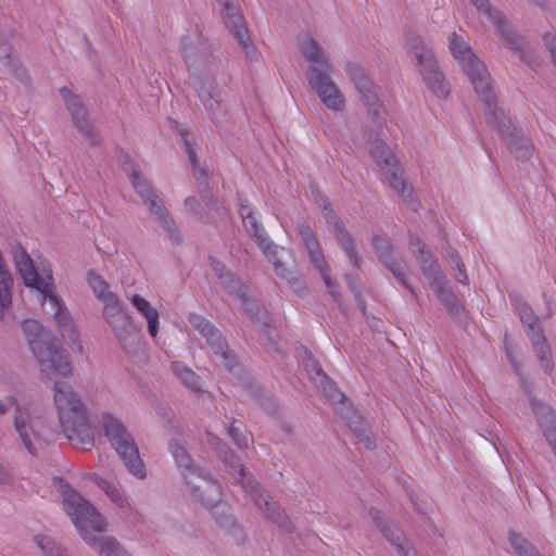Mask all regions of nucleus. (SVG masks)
Segmentation results:
<instances>
[{"instance_id":"nucleus-1","label":"nucleus","mask_w":556,"mask_h":556,"mask_svg":"<svg viewBox=\"0 0 556 556\" xmlns=\"http://www.w3.org/2000/svg\"><path fill=\"white\" fill-rule=\"evenodd\" d=\"M22 330L40 366L41 375L54 382V404L64 435L76 446L90 450L94 445V431L87 408L73 388L61 381L72 375L65 351L55 344L51 333L35 319L24 320Z\"/></svg>"},{"instance_id":"nucleus-2","label":"nucleus","mask_w":556,"mask_h":556,"mask_svg":"<svg viewBox=\"0 0 556 556\" xmlns=\"http://www.w3.org/2000/svg\"><path fill=\"white\" fill-rule=\"evenodd\" d=\"M448 48L469 77L476 93L481 97L486 123L507 141L510 151L517 159L523 160L531 156L534 149L531 140L521 136L506 112L497 106L491 77L483 63L471 52L468 42L462 36L453 33L448 40Z\"/></svg>"},{"instance_id":"nucleus-3","label":"nucleus","mask_w":556,"mask_h":556,"mask_svg":"<svg viewBox=\"0 0 556 556\" xmlns=\"http://www.w3.org/2000/svg\"><path fill=\"white\" fill-rule=\"evenodd\" d=\"M10 253L24 283L38 291L39 302L42 306H50L53 319L64 341L70 346H77V350L81 352V345L78 343V331L73 318L56 294L52 270L45 266L37 269L33 260L20 243L12 245Z\"/></svg>"},{"instance_id":"nucleus-4","label":"nucleus","mask_w":556,"mask_h":556,"mask_svg":"<svg viewBox=\"0 0 556 556\" xmlns=\"http://www.w3.org/2000/svg\"><path fill=\"white\" fill-rule=\"evenodd\" d=\"M63 507L72 519L81 539L100 555L103 556H128L113 538H97L106 530V522L99 511L81 495L62 484Z\"/></svg>"},{"instance_id":"nucleus-5","label":"nucleus","mask_w":556,"mask_h":556,"mask_svg":"<svg viewBox=\"0 0 556 556\" xmlns=\"http://www.w3.org/2000/svg\"><path fill=\"white\" fill-rule=\"evenodd\" d=\"M298 47L311 63L307 76L311 87L328 109L341 111L345 103L344 97L329 76L332 67L321 47L308 35L299 37Z\"/></svg>"},{"instance_id":"nucleus-6","label":"nucleus","mask_w":556,"mask_h":556,"mask_svg":"<svg viewBox=\"0 0 556 556\" xmlns=\"http://www.w3.org/2000/svg\"><path fill=\"white\" fill-rule=\"evenodd\" d=\"M306 371L314 378H319L323 391L334 409L346 420V425L364 444L365 448L374 447V441L362 417L353 408L348 407V399L323 371L320 365L314 358H308L305 364Z\"/></svg>"},{"instance_id":"nucleus-7","label":"nucleus","mask_w":556,"mask_h":556,"mask_svg":"<svg viewBox=\"0 0 556 556\" xmlns=\"http://www.w3.org/2000/svg\"><path fill=\"white\" fill-rule=\"evenodd\" d=\"M239 214L245 229L253 235L264 255L274 265L276 274L286 279L291 286H295L298 279L293 277L292 271L288 270L286 267L291 260L290 252L269 241L265 230L256 219L253 207L247 201L239 203Z\"/></svg>"},{"instance_id":"nucleus-8","label":"nucleus","mask_w":556,"mask_h":556,"mask_svg":"<svg viewBox=\"0 0 556 556\" xmlns=\"http://www.w3.org/2000/svg\"><path fill=\"white\" fill-rule=\"evenodd\" d=\"M102 430L128 471L139 479L146 478V467L140 458L137 444L125 426L113 415L104 414L102 416Z\"/></svg>"},{"instance_id":"nucleus-9","label":"nucleus","mask_w":556,"mask_h":556,"mask_svg":"<svg viewBox=\"0 0 556 556\" xmlns=\"http://www.w3.org/2000/svg\"><path fill=\"white\" fill-rule=\"evenodd\" d=\"M169 450L178 465L184 468V477L188 485H192L193 496L204 507L212 508L220 498L219 486L208 480L202 471L192 465V460L184 445L178 442H172Z\"/></svg>"},{"instance_id":"nucleus-10","label":"nucleus","mask_w":556,"mask_h":556,"mask_svg":"<svg viewBox=\"0 0 556 556\" xmlns=\"http://www.w3.org/2000/svg\"><path fill=\"white\" fill-rule=\"evenodd\" d=\"M369 152L378 166L383 170L384 181L394 189L412 210H417V204L410 199L413 189L404 179L403 170L397 166V162L389 147L382 141H375Z\"/></svg>"},{"instance_id":"nucleus-11","label":"nucleus","mask_w":556,"mask_h":556,"mask_svg":"<svg viewBox=\"0 0 556 556\" xmlns=\"http://www.w3.org/2000/svg\"><path fill=\"white\" fill-rule=\"evenodd\" d=\"M103 317L126 352L140 342V334L118 298L103 304Z\"/></svg>"},{"instance_id":"nucleus-12","label":"nucleus","mask_w":556,"mask_h":556,"mask_svg":"<svg viewBox=\"0 0 556 556\" xmlns=\"http://www.w3.org/2000/svg\"><path fill=\"white\" fill-rule=\"evenodd\" d=\"M225 462L229 466L231 475H237L238 478H240L242 488L251 495L258 508L275 523L283 527L287 519L283 511L276 503L268 501L269 496L267 492L264 491L257 482H254L251 477L247 476L243 466L239 463L237 457L231 454L230 459L225 457Z\"/></svg>"},{"instance_id":"nucleus-13","label":"nucleus","mask_w":556,"mask_h":556,"mask_svg":"<svg viewBox=\"0 0 556 556\" xmlns=\"http://www.w3.org/2000/svg\"><path fill=\"white\" fill-rule=\"evenodd\" d=\"M9 405L15 408L14 428L24 447L30 455H37L45 446V442L38 431V421L30 416L28 409L18 405L12 396L8 397L7 402L0 400V415L7 413Z\"/></svg>"},{"instance_id":"nucleus-14","label":"nucleus","mask_w":556,"mask_h":556,"mask_svg":"<svg viewBox=\"0 0 556 556\" xmlns=\"http://www.w3.org/2000/svg\"><path fill=\"white\" fill-rule=\"evenodd\" d=\"M414 46L410 48L412 53L416 56L417 63L420 65V73L430 90L438 98L447 97L450 89L443 74L438 70L432 53L428 50L424 42L418 38H412Z\"/></svg>"},{"instance_id":"nucleus-15","label":"nucleus","mask_w":556,"mask_h":556,"mask_svg":"<svg viewBox=\"0 0 556 556\" xmlns=\"http://www.w3.org/2000/svg\"><path fill=\"white\" fill-rule=\"evenodd\" d=\"M520 319L526 328L527 336L529 337L535 354L541 363V366L546 372L553 370V361L551 349L547 344L546 338L543 333L541 324L538 316L533 313L532 308L526 303L520 304L518 307Z\"/></svg>"},{"instance_id":"nucleus-16","label":"nucleus","mask_w":556,"mask_h":556,"mask_svg":"<svg viewBox=\"0 0 556 556\" xmlns=\"http://www.w3.org/2000/svg\"><path fill=\"white\" fill-rule=\"evenodd\" d=\"M125 172L128 174L134 188L138 194L142 198L143 202L150 207V211L155 215L161 225L168 231L172 232L175 223L169 217L166 208L164 207L161 200L154 193L153 189L148 185L146 179L134 168V165L125 167Z\"/></svg>"},{"instance_id":"nucleus-17","label":"nucleus","mask_w":556,"mask_h":556,"mask_svg":"<svg viewBox=\"0 0 556 556\" xmlns=\"http://www.w3.org/2000/svg\"><path fill=\"white\" fill-rule=\"evenodd\" d=\"M189 323L206 339V342L211 345L216 359L228 370H232L236 364V358L232 353L228 351L219 331L203 316L195 313L189 315Z\"/></svg>"},{"instance_id":"nucleus-18","label":"nucleus","mask_w":556,"mask_h":556,"mask_svg":"<svg viewBox=\"0 0 556 556\" xmlns=\"http://www.w3.org/2000/svg\"><path fill=\"white\" fill-rule=\"evenodd\" d=\"M299 232L308 251L312 264L319 270L327 289L333 296H336L334 283L330 277V269L326 263L325 256L320 249L319 242L315 237L314 230L308 224H301L299 226Z\"/></svg>"},{"instance_id":"nucleus-19","label":"nucleus","mask_w":556,"mask_h":556,"mask_svg":"<svg viewBox=\"0 0 556 556\" xmlns=\"http://www.w3.org/2000/svg\"><path fill=\"white\" fill-rule=\"evenodd\" d=\"M324 219L328 230L333 235L337 243L348 255L351 264L358 268L359 256L355 250L354 239L351 233L346 230L343 222L331 211L326 210L324 213Z\"/></svg>"},{"instance_id":"nucleus-20","label":"nucleus","mask_w":556,"mask_h":556,"mask_svg":"<svg viewBox=\"0 0 556 556\" xmlns=\"http://www.w3.org/2000/svg\"><path fill=\"white\" fill-rule=\"evenodd\" d=\"M473 5L482 11L483 14L494 24L497 28L501 37L507 42L508 46L514 50L521 48L522 39L516 35L511 29L504 16L497 11H492L485 0H470Z\"/></svg>"},{"instance_id":"nucleus-21","label":"nucleus","mask_w":556,"mask_h":556,"mask_svg":"<svg viewBox=\"0 0 556 556\" xmlns=\"http://www.w3.org/2000/svg\"><path fill=\"white\" fill-rule=\"evenodd\" d=\"M419 256L424 274L431 279V287L434 289L440 300L447 303L448 299L453 298V294L445 288L439 266L432 254L422 245L419 248Z\"/></svg>"},{"instance_id":"nucleus-22","label":"nucleus","mask_w":556,"mask_h":556,"mask_svg":"<svg viewBox=\"0 0 556 556\" xmlns=\"http://www.w3.org/2000/svg\"><path fill=\"white\" fill-rule=\"evenodd\" d=\"M217 1L223 4L222 16L226 27L230 30L241 47L243 49H248L251 41L240 12L237 8L232 7L228 0Z\"/></svg>"},{"instance_id":"nucleus-23","label":"nucleus","mask_w":556,"mask_h":556,"mask_svg":"<svg viewBox=\"0 0 556 556\" xmlns=\"http://www.w3.org/2000/svg\"><path fill=\"white\" fill-rule=\"evenodd\" d=\"M346 73L361 93L365 104L368 108L374 106L377 102L376 87L367 77L364 70L354 63H349L346 65Z\"/></svg>"},{"instance_id":"nucleus-24","label":"nucleus","mask_w":556,"mask_h":556,"mask_svg":"<svg viewBox=\"0 0 556 556\" xmlns=\"http://www.w3.org/2000/svg\"><path fill=\"white\" fill-rule=\"evenodd\" d=\"M370 515L372 520L376 522V526L381 530L383 535L395 545L397 553L401 556H417L416 551L413 547H406L402 544L401 533L397 529H394L392 523L383 519L381 514L378 510H371Z\"/></svg>"},{"instance_id":"nucleus-25","label":"nucleus","mask_w":556,"mask_h":556,"mask_svg":"<svg viewBox=\"0 0 556 556\" xmlns=\"http://www.w3.org/2000/svg\"><path fill=\"white\" fill-rule=\"evenodd\" d=\"M129 300L131 305L146 318L150 337L155 338L160 328V314L157 309L139 294H134Z\"/></svg>"},{"instance_id":"nucleus-26","label":"nucleus","mask_w":556,"mask_h":556,"mask_svg":"<svg viewBox=\"0 0 556 556\" xmlns=\"http://www.w3.org/2000/svg\"><path fill=\"white\" fill-rule=\"evenodd\" d=\"M60 93L74 122L77 124V126L84 134L89 135L91 127L88 121L86 119V110L84 105L80 103L79 99L76 96H74L71 92V90L66 87L61 88Z\"/></svg>"},{"instance_id":"nucleus-27","label":"nucleus","mask_w":556,"mask_h":556,"mask_svg":"<svg viewBox=\"0 0 556 556\" xmlns=\"http://www.w3.org/2000/svg\"><path fill=\"white\" fill-rule=\"evenodd\" d=\"M371 240H372V245H374L376 252L378 253L379 260L390 269V271L394 275V277L397 278L405 288L413 291L410 286L405 280L404 273L401 270L397 263H395L394 261H391V256H390L391 247L389 245V243L383 238H381L379 236H374Z\"/></svg>"},{"instance_id":"nucleus-28","label":"nucleus","mask_w":556,"mask_h":556,"mask_svg":"<svg viewBox=\"0 0 556 556\" xmlns=\"http://www.w3.org/2000/svg\"><path fill=\"white\" fill-rule=\"evenodd\" d=\"M13 286L12 275L5 264L2 252L0 251V319L9 311L12 303L11 289Z\"/></svg>"},{"instance_id":"nucleus-29","label":"nucleus","mask_w":556,"mask_h":556,"mask_svg":"<svg viewBox=\"0 0 556 556\" xmlns=\"http://www.w3.org/2000/svg\"><path fill=\"white\" fill-rule=\"evenodd\" d=\"M87 280L94 295L103 304L110 302L111 298H118L114 292L109 290V283L97 273L92 270L88 271Z\"/></svg>"},{"instance_id":"nucleus-30","label":"nucleus","mask_w":556,"mask_h":556,"mask_svg":"<svg viewBox=\"0 0 556 556\" xmlns=\"http://www.w3.org/2000/svg\"><path fill=\"white\" fill-rule=\"evenodd\" d=\"M172 370L175 374V376L192 391L200 392L202 390L201 380L199 376L193 370L185 366L182 363H172Z\"/></svg>"},{"instance_id":"nucleus-31","label":"nucleus","mask_w":556,"mask_h":556,"mask_svg":"<svg viewBox=\"0 0 556 556\" xmlns=\"http://www.w3.org/2000/svg\"><path fill=\"white\" fill-rule=\"evenodd\" d=\"M94 481L106 493V495L116 506H124L126 500L122 494L121 490L112 481H109L100 477H96Z\"/></svg>"},{"instance_id":"nucleus-32","label":"nucleus","mask_w":556,"mask_h":556,"mask_svg":"<svg viewBox=\"0 0 556 556\" xmlns=\"http://www.w3.org/2000/svg\"><path fill=\"white\" fill-rule=\"evenodd\" d=\"M211 265L219 279H225L226 277L230 278L229 285L227 286L230 292L237 291L240 298L245 295V288L238 280L233 279L228 273H226L225 266L220 262L212 260Z\"/></svg>"},{"instance_id":"nucleus-33","label":"nucleus","mask_w":556,"mask_h":556,"mask_svg":"<svg viewBox=\"0 0 556 556\" xmlns=\"http://www.w3.org/2000/svg\"><path fill=\"white\" fill-rule=\"evenodd\" d=\"M35 542L47 556H70L66 551L48 536L38 535L35 538Z\"/></svg>"},{"instance_id":"nucleus-34","label":"nucleus","mask_w":556,"mask_h":556,"mask_svg":"<svg viewBox=\"0 0 556 556\" xmlns=\"http://www.w3.org/2000/svg\"><path fill=\"white\" fill-rule=\"evenodd\" d=\"M509 541L520 556H540L534 547L521 535L510 532Z\"/></svg>"},{"instance_id":"nucleus-35","label":"nucleus","mask_w":556,"mask_h":556,"mask_svg":"<svg viewBox=\"0 0 556 556\" xmlns=\"http://www.w3.org/2000/svg\"><path fill=\"white\" fill-rule=\"evenodd\" d=\"M184 149L187 152L189 160L193 167V177L195 180L200 184L201 181L205 182L207 179L206 172L198 166V159L195 155V152L193 151L191 143L188 140H185L184 142Z\"/></svg>"},{"instance_id":"nucleus-36","label":"nucleus","mask_w":556,"mask_h":556,"mask_svg":"<svg viewBox=\"0 0 556 556\" xmlns=\"http://www.w3.org/2000/svg\"><path fill=\"white\" fill-rule=\"evenodd\" d=\"M228 434L232 438L235 443L238 445L239 448L244 450L248 448L250 438L235 427L233 425L228 428Z\"/></svg>"},{"instance_id":"nucleus-37","label":"nucleus","mask_w":556,"mask_h":556,"mask_svg":"<svg viewBox=\"0 0 556 556\" xmlns=\"http://www.w3.org/2000/svg\"><path fill=\"white\" fill-rule=\"evenodd\" d=\"M193 45L188 38H182L180 41V51L187 63V65L191 66V58L193 55Z\"/></svg>"},{"instance_id":"nucleus-38","label":"nucleus","mask_w":556,"mask_h":556,"mask_svg":"<svg viewBox=\"0 0 556 556\" xmlns=\"http://www.w3.org/2000/svg\"><path fill=\"white\" fill-rule=\"evenodd\" d=\"M543 39H544V42H545L547 49L549 50V52L552 54L553 61L556 64V37L552 34L547 33V34H545Z\"/></svg>"},{"instance_id":"nucleus-39","label":"nucleus","mask_w":556,"mask_h":556,"mask_svg":"<svg viewBox=\"0 0 556 556\" xmlns=\"http://www.w3.org/2000/svg\"><path fill=\"white\" fill-rule=\"evenodd\" d=\"M199 97L203 104L210 110H212L214 108V104L217 103L213 96L204 89L199 90Z\"/></svg>"},{"instance_id":"nucleus-40","label":"nucleus","mask_w":556,"mask_h":556,"mask_svg":"<svg viewBox=\"0 0 556 556\" xmlns=\"http://www.w3.org/2000/svg\"><path fill=\"white\" fill-rule=\"evenodd\" d=\"M455 265L458 270V275L456 276L457 281L463 285H468V276L466 275L464 264L459 260H456Z\"/></svg>"},{"instance_id":"nucleus-41","label":"nucleus","mask_w":556,"mask_h":556,"mask_svg":"<svg viewBox=\"0 0 556 556\" xmlns=\"http://www.w3.org/2000/svg\"><path fill=\"white\" fill-rule=\"evenodd\" d=\"M199 205L200 204L198 203V201L194 198H187L185 200V206L187 207V210H189L192 213L198 214Z\"/></svg>"},{"instance_id":"nucleus-42","label":"nucleus","mask_w":556,"mask_h":556,"mask_svg":"<svg viewBox=\"0 0 556 556\" xmlns=\"http://www.w3.org/2000/svg\"><path fill=\"white\" fill-rule=\"evenodd\" d=\"M506 355H507V358L509 359L510 364L513 365V367L517 370V365H516V361H515V356H514V350L507 342H506Z\"/></svg>"},{"instance_id":"nucleus-43","label":"nucleus","mask_w":556,"mask_h":556,"mask_svg":"<svg viewBox=\"0 0 556 556\" xmlns=\"http://www.w3.org/2000/svg\"><path fill=\"white\" fill-rule=\"evenodd\" d=\"M207 441L212 446L218 448L219 439L217 437L213 435L212 433H207Z\"/></svg>"},{"instance_id":"nucleus-44","label":"nucleus","mask_w":556,"mask_h":556,"mask_svg":"<svg viewBox=\"0 0 556 556\" xmlns=\"http://www.w3.org/2000/svg\"><path fill=\"white\" fill-rule=\"evenodd\" d=\"M9 473L7 472V470L0 466V483H5L7 481H9Z\"/></svg>"},{"instance_id":"nucleus-45","label":"nucleus","mask_w":556,"mask_h":556,"mask_svg":"<svg viewBox=\"0 0 556 556\" xmlns=\"http://www.w3.org/2000/svg\"><path fill=\"white\" fill-rule=\"evenodd\" d=\"M203 201L207 207L217 210V201L213 200L212 198H205Z\"/></svg>"}]
</instances>
